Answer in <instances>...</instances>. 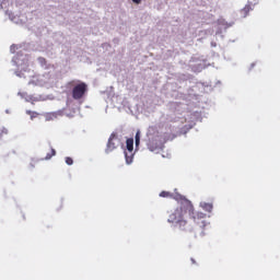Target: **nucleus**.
Returning a JSON list of instances; mask_svg holds the SVG:
<instances>
[{"label":"nucleus","instance_id":"9b49d317","mask_svg":"<svg viewBox=\"0 0 280 280\" xmlns=\"http://www.w3.org/2000/svg\"><path fill=\"white\" fill-rule=\"evenodd\" d=\"M248 12H250V5H245L242 9L241 14H243V16H248Z\"/></svg>","mask_w":280,"mask_h":280},{"label":"nucleus","instance_id":"4468645a","mask_svg":"<svg viewBox=\"0 0 280 280\" xmlns=\"http://www.w3.org/2000/svg\"><path fill=\"white\" fill-rule=\"evenodd\" d=\"M140 139H141V136H140L139 131H138L136 133V145H139Z\"/></svg>","mask_w":280,"mask_h":280},{"label":"nucleus","instance_id":"f3484780","mask_svg":"<svg viewBox=\"0 0 280 280\" xmlns=\"http://www.w3.org/2000/svg\"><path fill=\"white\" fill-rule=\"evenodd\" d=\"M190 261H191L192 264H196V259H194V258H191Z\"/></svg>","mask_w":280,"mask_h":280},{"label":"nucleus","instance_id":"1a4fd4ad","mask_svg":"<svg viewBox=\"0 0 280 280\" xmlns=\"http://www.w3.org/2000/svg\"><path fill=\"white\" fill-rule=\"evenodd\" d=\"M174 197V194L170 192V191H161L160 192V198H173Z\"/></svg>","mask_w":280,"mask_h":280},{"label":"nucleus","instance_id":"423d86ee","mask_svg":"<svg viewBox=\"0 0 280 280\" xmlns=\"http://www.w3.org/2000/svg\"><path fill=\"white\" fill-rule=\"evenodd\" d=\"M125 159H126L127 165H130V163H132V161L135 159V153H132L130 151H125Z\"/></svg>","mask_w":280,"mask_h":280},{"label":"nucleus","instance_id":"6e6552de","mask_svg":"<svg viewBox=\"0 0 280 280\" xmlns=\"http://www.w3.org/2000/svg\"><path fill=\"white\" fill-rule=\"evenodd\" d=\"M173 200H176L177 202H179V205L182 202H185V200H188L187 198H185L183 195L180 194H173V197H171Z\"/></svg>","mask_w":280,"mask_h":280},{"label":"nucleus","instance_id":"0eeeda50","mask_svg":"<svg viewBox=\"0 0 280 280\" xmlns=\"http://www.w3.org/2000/svg\"><path fill=\"white\" fill-rule=\"evenodd\" d=\"M126 143H127V151L128 152H133V150H135V139L128 138Z\"/></svg>","mask_w":280,"mask_h":280},{"label":"nucleus","instance_id":"39448f33","mask_svg":"<svg viewBox=\"0 0 280 280\" xmlns=\"http://www.w3.org/2000/svg\"><path fill=\"white\" fill-rule=\"evenodd\" d=\"M200 207L201 209H203V211H208V213H211V211H213V203H207L202 201L200 202Z\"/></svg>","mask_w":280,"mask_h":280},{"label":"nucleus","instance_id":"f257e3e1","mask_svg":"<svg viewBox=\"0 0 280 280\" xmlns=\"http://www.w3.org/2000/svg\"><path fill=\"white\" fill-rule=\"evenodd\" d=\"M194 213V203L189 200H184L167 219L170 224H174L179 231H191V223L187 220Z\"/></svg>","mask_w":280,"mask_h":280},{"label":"nucleus","instance_id":"6ab92c4d","mask_svg":"<svg viewBox=\"0 0 280 280\" xmlns=\"http://www.w3.org/2000/svg\"><path fill=\"white\" fill-rule=\"evenodd\" d=\"M14 46H11V49L13 48Z\"/></svg>","mask_w":280,"mask_h":280},{"label":"nucleus","instance_id":"ddd939ff","mask_svg":"<svg viewBox=\"0 0 280 280\" xmlns=\"http://www.w3.org/2000/svg\"><path fill=\"white\" fill-rule=\"evenodd\" d=\"M52 156H56V149H51L50 153L46 154L45 160L49 161V159H51Z\"/></svg>","mask_w":280,"mask_h":280},{"label":"nucleus","instance_id":"f03ea898","mask_svg":"<svg viewBox=\"0 0 280 280\" xmlns=\"http://www.w3.org/2000/svg\"><path fill=\"white\" fill-rule=\"evenodd\" d=\"M86 91H89V85L84 82H80L72 89V97L74 100H82V97L86 95Z\"/></svg>","mask_w":280,"mask_h":280},{"label":"nucleus","instance_id":"a211bd4d","mask_svg":"<svg viewBox=\"0 0 280 280\" xmlns=\"http://www.w3.org/2000/svg\"><path fill=\"white\" fill-rule=\"evenodd\" d=\"M73 82H74V81H71V82H69L68 84H70V85H71V84H73Z\"/></svg>","mask_w":280,"mask_h":280},{"label":"nucleus","instance_id":"f8f14e48","mask_svg":"<svg viewBox=\"0 0 280 280\" xmlns=\"http://www.w3.org/2000/svg\"><path fill=\"white\" fill-rule=\"evenodd\" d=\"M37 60H38L40 67H45V69H48L47 59H45L44 57H39Z\"/></svg>","mask_w":280,"mask_h":280},{"label":"nucleus","instance_id":"9d476101","mask_svg":"<svg viewBox=\"0 0 280 280\" xmlns=\"http://www.w3.org/2000/svg\"><path fill=\"white\" fill-rule=\"evenodd\" d=\"M56 117H58V114L56 113L46 114V121H52V119H56Z\"/></svg>","mask_w":280,"mask_h":280},{"label":"nucleus","instance_id":"dca6fc26","mask_svg":"<svg viewBox=\"0 0 280 280\" xmlns=\"http://www.w3.org/2000/svg\"><path fill=\"white\" fill-rule=\"evenodd\" d=\"M133 1V3H141V0H132Z\"/></svg>","mask_w":280,"mask_h":280},{"label":"nucleus","instance_id":"2eb2a0df","mask_svg":"<svg viewBox=\"0 0 280 280\" xmlns=\"http://www.w3.org/2000/svg\"><path fill=\"white\" fill-rule=\"evenodd\" d=\"M66 163L67 165H71L73 163V159L70 156L66 158Z\"/></svg>","mask_w":280,"mask_h":280},{"label":"nucleus","instance_id":"20e7f679","mask_svg":"<svg viewBox=\"0 0 280 280\" xmlns=\"http://www.w3.org/2000/svg\"><path fill=\"white\" fill-rule=\"evenodd\" d=\"M188 218H192L194 222L198 223L199 220H205V218H207V214L205 212H196L192 206V213L188 214Z\"/></svg>","mask_w":280,"mask_h":280},{"label":"nucleus","instance_id":"7ed1b4c3","mask_svg":"<svg viewBox=\"0 0 280 280\" xmlns=\"http://www.w3.org/2000/svg\"><path fill=\"white\" fill-rule=\"evenodd\" d=\"M116 139H117L116 133H112L109 136V139L107 141V145H106V149H105L106 154H110V152H113L114 150H117V143H115Z\"/></svg>","mask_w":280,"mask_h":280}]
</instances>
